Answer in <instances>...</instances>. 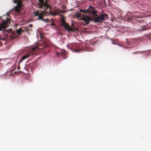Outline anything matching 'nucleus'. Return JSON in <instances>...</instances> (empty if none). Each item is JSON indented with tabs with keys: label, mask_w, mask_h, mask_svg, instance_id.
Here are the masks:
<instances>
[{
	"label": "nucleus",
	"mask_w": 151,
	"mask_h": 151,
	"mask_svg": "<svg viewBox=\"0 0 151 151\" xmlns=\"http://www.w3.org/2000/svg\"><path fill=\"white\" fill-rule=\"evenodd\" d=\"M93 18L92 20L95 22L98 23L102 22L108 18V15L106 13H102L99 16L96 14Z\"/></svg>",
	"instance_id": "obj_3"
},
{
	"label": "nucleus",
	"mask_w": 151,
	"mask_h": 151,
	"mask_svg": "<svg viewBox=\"0 0 151 151\" xmlns=\"http://www.w3.org/2000/svg\"><path fill=\"white\" fill-rule=\"evenodd\" d=\"M87 13L91 14L93 15H96L97 11L95 10V9L92 6H90L87 9Z\"/></svg>",
	"instance_id": "obj_6"
},
{
	"label": "nucleus",
	"mask_w": 151,
	"mask_h": 151,
	"mask_svg": "<svg viewBox=\"0 0 151 151\" xmlns=\"http://www.w3.org/2000/svg\"><path fill=\"white\" fill-rule=\"evenodd\" d=\"M137 18H138V17H137L132 16V18H128L127 19V20L128 22L131 21V22H133V21H132V20H135V19H137Z\"/></svg>",
	"instance_id": "obj_9"
},
{
	"label": "nucleus",
	"mask_w": 151,
	"mask_h": 151,
	"mask_svg": "<svg viewBox=\"0 0 151 151\" xmlns=\"http://www.w3.org/2000/svg\"><path fill=\"white\" fill-rule=\"evenodd\" d=\"M61 25L63 26L64 28L68 31L72 30V28H71L68 24L65 22L63 17H62L61 19Z\"/></svg>",
	"instance_id": "obj_5"
},
{
	"label": "nucleus",
	"mask_w": 151,
	"mask_h": 151,
	"mask_svg": "<svg viewBox=\"0 0 151 151\" xmlns=\"http://www.w3.org/2000/svg\"><path fill=\"white\" fill-rule=\"evenodd\" d=\"M60 12H61V13H64L65 12V11H63V10H60Z\"/></svg>",
	"instance_id": "obj_18"
},
{
	"label": "nucleus",
	"mask_w": 151,
	"mask_h": 151,
	"mask_svg": "<svg viewBox=\"0 0 151 151\" xmlns=\"http://www.w3.org/2000/svg\"><path fill=\"white\" fill-rule=\"evenodd\" d=\"M147 29V28L145 26H143L141 29H137V30L139 31H142L145 30Z\"/></svg>",
	"instance_id": "obj_12"
},
{
	"label": "nucleus",
	"mask_w": 151,
	"mask_h": 151,
	"mask_svg": "<svg viewBox=\"0 0 151 151\" xmlns=\"http://www.w3.org/2000/svg\"><path fill=\"white\" fill-rule=\"evenodd\" d=\"M81 24L82 25H86V24H85L83 22L81 23Z\"/></svg>",
	"instance_id": "obj_19"
},
{
	"label": "nucleus",
	"mask_w": 151,
	"mask_h": 151,
	"mask_svg": "<svg viewBox=\"0 0 151 151\" xmlns=\"http://www.w3.org/2000/svg\"><path fill=\"white\" fill-rule=\"evenodd\" d=\"M146 36L148 37V38L150 39L151 38V33L146 35Z\"/></svg>",
	"instance_id": "obj_13"
},
{
	"label": "nucleus",
	"mask_w": 151,
	"mask_h": 151,
	"mask_svg": "<svg viewBox=\"0 0 151 151\" xmlns=\"http://www.w3.org/2000/svg\"><path fill=\"white\" fill-rule=\"evenodd\" d=\"M48 0H38L39 3H38V8L43 10L39 13L38 11V20H41L45 23H47L50 22L49 19L47 18L44 19L43 17L46 16L45 11L48 9L49 12H50L51 9L49 5L47 4Z\"/></svg>",
	"instance_id": "obj_1"
},
{
	"label": "nucleus",
	"mask_w": 151,
	"mask_h": 151,
	"mask_svg": "<svg viewBox=\"0 0 151 151\" xmlns=\"http://www.w3.org/2000/svg\"><path fill=\"white\" fill-rule=\"evenodd\" d=\"M56 55H57L58 56V55H60V53L59 52H56Z\"/></svg>",
	"instance_id": "obj_17"
},
{
	"label": "nucleus",
	"mask_w": 151,
	"mask_h": 151,
	"mask_svg": "<svg viewBox=\"0 0 151 151\" xmlns=\"http://www.w3.org/2000/svg\"><path fill=\"white\" fill-rule=\"evenodd\" d=\"M29 27H32V24H29Z\"/></svg>",
	"instance_id": "obj_21"
},
{
	"label": "nucleus",
	"mask_w": 151,
	"mask_h": 151,
	"mask_svg": "<svg viewBox=\"0 0 151 151\" xmlns=\"http://www.w3.org/2000/svg\"><path fill=\"white\" fill-rule=\"evenodd\" d=\"M37 45L35 47H33L29 48L27 51V52L22 55V58L19 61V63H22L23 61L28 58L31 55H37Z\"/></svg>",
	"instance_id": "obj_2"
},
{
	"label": "nucleus",
	"mask_w": 151,
	"mask_h": 151,
	"mask_svg": "<svg viewBox=\"0 0 151 151\" xmlns=\"http://www.w3.org/2000/svg\"><path fill=\"white\" fill-rule=\"evenodd\" d=\"M79 11L83 13H87V9H80Z\"/></svg>",
	"instance_id": "obj_10"
},
{
	"label": "nucleus",
	"mask_w": 151,
	"mask_h": 151,
	"mask_svg": "<svg viewBox=\"0 0 151 151\" xmlns=\"http://www.w3.org/2000/svg\"><path fill=\"white\" fill-rule=\"evenodd\" d=\"M35 16H38V10H37L35 13Z\"/></svg>",
	"instance_id": "obj_16"
},
{
	"label": "nucleus",
	"mask_w": 151,
	"mask_h": 151,
	"mask_svg": "<svg viewBox=\"0 0 151 151\" xmlns=\"http://www.w3.org/2000/svg\"><path fill=\"white\" fill-rule=\"evenodd\" d=\"M58 14L55 13V14L54 15V16H55V15H58Z\"/></svg>",
	"instance_id": "obj_22"
},
{
	"label": "nucleus",
	"mask_w": 151,
	"mask_h": 151,
	"mask_svg": "<svg viewBox=\"0 0 151 151\" xmlns=\"http://www.w3.org/2000/svg\"><path fill=\"white\" fill-rule=\"evenodd\" d=\"M82 45L80 43H72L68 45V48L71 50L75 52H78L81 50V48Z\"/></svg>",
	"instance_id": "obj_4"
},
{
	"label": "nucleus",
	"mask_w": 151,
	"mask_h": 151,
	"mask_svg": "<svg viewBox=\"0 0 151 151\" xmlns=\"http://www.w3.org/2000/svg\"><path fill=\"white\" fill-rule=\"evenodd\" d=\"M61 55H62V57H63V54H62V52L61 53Z\"/></svg>",
	"instance_id": "obj_23"
},
{
	"label": "nucleus",
	"mask_w": 151,
	"mask_h": 151,
	"mask_svg": "<svg viewBox=\"0 0 151 151\" xmlns=\"http://www.w3.org/2000/svg\"><path fill=\"white\" fill-rule=\"evenodd\" d=\"M135 21H138L139 22H141V21H140V20H137L136 19H135Z\"/></svg>",
	"instance_id": "obj_20"
},
{
	"label": "nucleus",
	"mask_w": 151,
	"mask_h": 151,
	"mask_svg": "<svg viewBox=\"0 0 151 151\" xmlns=\"http://www.w3.org/2000/svg\"><path fill=\"white\" fill-rule=\"evenodd\" d=\"M146 22L148 24H151V16L148 17L146 19Z\"/></svg>",
	"instance_id": "obj_11"
},
{
	"label": "nucleus",
	"mask_w": 151,
	"mask_h": 151,
	"mask_svg": "<svg viewBox=\"0 0 151 151\" xmlns=\"http://www.w3.org/2000/svg\"><path fill=\"white\" fill-rule=\"evenodd\" d=\"M82 20L85 22L87 24H88L89 23V22L92 20L91 18L90 17L87 16L83 17L82 19Z\"/></svg>",
	"instance_id": "obj_8"
},
{
	"label": "nucleus",
	"mask_w": 151,
	"mask_h": 151,
	"mask_svg": "<svg viewBox=\"0 0 151 151\" xmlns=\"http://www.w3.org/2000/svg\"><path fill=\"white\" fill-rule=\"evenodd\" d=\"M40 44V43H38V51H39V50H41L42 49H43V48H44V47H43L42 48H40L39 47V44Z\"/></svg>",
	"instance_id": "obj_15"
},
{
	"label": "nucleus",
	"mask_w": 151,
	"mask_h": 151,
	"mask_svg": "<svg viewBox=\"0 0 151 151\" xmlns=\"http://www.w3.org/2000/svg\"><path fill=\"white\" fill-rule=\"evenodd\" d=\"M76 15L78 17H81V14L80 13H77L76 14Z\"/></svg>",
	"instance_id": "obj_14"
},
{
	"label": "nucleus",
	"mask_w": 151,
	"mask_h": 151,
	"mask_svg": "<svg viewBox=\"0 0 151 151\" xmlns=\"http://www.w3.org/2000/svg\"><path fill=\"white\" fill-rule=\"evenodd\" d=\"M51 25L52 26H53V25H54V24H51Z\"/></svg>",
	"instance_id": "obj_24"
},
{
	"label": "nucleus",
	"mask_w": 151,
	"mask_h": 151,
	"mask_svg": "<svg viewBox=\"0 0 151 151\" xmlns=\"http://www.w3.org/2000/svg\"><path fill=\"white\" fill-rule=\"evenodd\" d=\"M38 33L40 35L41 41L42 42L43 44H45L47 39L45 37V34L39 31Z\"/></svg>",
	"instance_id": "obj_7"
}]
</instances>
